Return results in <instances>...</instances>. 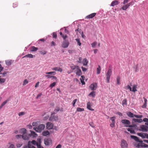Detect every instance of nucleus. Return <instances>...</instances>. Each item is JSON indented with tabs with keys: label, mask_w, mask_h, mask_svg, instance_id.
Here are the masks:
<instances>
[{
	"label": "nucleus",
	"mask_w": 148,
	"mask_h": 148,
	"mask_svg": "<svg viewBox=\"0 0 148 148\" xmlns=\"http://www.w3.org/2000/svg\"><path fill=\"white\" fill-rule=\"evenodd\" d=\"M37 144L36 142L34 140H32L31 142L29 141L28 142L27 145L24 146L23 148H36L34 145H37Z\"/></svg>",
	"instance_id": "f257e3e1"
},
{
	"label": "nucleus",
	"mask_w": 148,
	"mask_h": 148,
	"mask_svg": "<svg viewBox=\"0 0 148 148\" xmlns=\"http://www.w3.org/2000/svg\"><path fill=\"white\" fill-rule=\"evenodd\" d=\"M45 127V125L43 124L39 125L38 126L34 127L33 129L37 132H40L43 130Z\"/></svg>",
	"instance_id": "f03ea898"
},
{
	"label": "nucleus",
	"mask_w": 148,
	"mask_h": 148,
	"mask_svg": "<svg viewBox=\"0 0 148 148\" xmlns=\"http://www.w3.org/2000/svg\"><path fill=\"white\" fill-rule=\"evenodd\" d=\"M112 70L110 69H109L106 74V80L108 83L109 82V80L110 76L112 74Z\"/></svg>",
	"instance_id": "7ed1b4c3"
},
{
	"label": "nucleus",
	"mask_w": 148,
	"mask_h": 148,
	"mask_svg": "<svg viewBox=\"0 0 148 148\" xmlns=\"http://www.w3.org/2000/svg\"><path fill=\"white\" fill-rule=\"evenodd\" d=\"M19 132L20 134H23V139H26L28 138V136H27L26 138L25 137V134L27 133H26V130L25 128H22L19 131Z\"/></svg>",
	"instance_id": "20e7f679"
},
{
	"label": "nucleus",
	"mask_w": 148,
	"mask_h": 148,
	"mask_svg": "<svg viewBox=\"0 0 148 148\" xmlns=\"http://www.w3.org/2000/svg\"><path fill=\"white\" fill-rule=\"evenodd\" d=\"M54 112L52 113L49 119V120L51 121H57L58 120V116L57 115H54Z\"/></svg>",
	"instance_id": "39448f33"
},
{
	"label": "nucleus",
	"mask_w": 148,
	"mask_h": 148,
	"mask_svg": "<svg viewBox=\"0 0 148 148\" xmlns=\"http://www.w3.org/2000/svg\"><path fill=\"white\" fill-rule=\"evenodd\" d=\"M121 146L122 148H125L127 147V142L124 139L121 140Z\"/></svg>",
	"instance_id": "423d86ee"
},
{
	"label": "nucleus",
	"mask_w": 148,
	"mask_h": 148,
	"mask_svg": "<svg viewBox=\"0 0 148 148\" xmlns=\"http://www.w3.org/2000/svg\"><path fill=\"white\" fill-rule=\"evenodd\" d=\"M139 143H138L137 144V146L138 147H142L145 148L147 147H148V145L146 144H145L143 143V141L142 140H140L139 142Z\"/></svg>",
	"instance_id": "0eeeda50"
},
{
	"label": "nucleus",
	"mask_w": 148,
	"mask_h": 148,
	"mask_svg": "<svg viewBox=\"0 0 148 148\" xmlns=\"http://www.w3.org/2000/svg\"><path fill=\"white\" fill-rule=\"evenodd\" d=\"M69 44V43L68 40H64L62 45V47L64 48H67L68 47Z\"/></svg>",
	"instance_id": "6e6552de"
},
{
	"label": "nucleus",
	"mask_w": 148,
	"mask_h": 148,
	"mask_svg": "<svg viewBox=\"0 0 148 148\" xmlns=\"http://www.w3.org/2000/svg\"><path fill=\"white\" fill-rule=\"evenodd\" d=\"M97 87V84L96 83H94L91 84L90 86V88L92 90H96Z\"/></svg>",
	"instance_id": "1a4fd4ad"
},
{
	"label": "nucleus",
	"mask_w": 148,
	"mask_h": 148,
	"mask_svg": "<svg viewBox=\"0 0 148 148\" xmlns=\"http://www.w3.org/2000/svg\"><path fill=\"white\" fill-rule=\"evenodd\" d=\"M52 141L50 138H48L45 139L44 143L46 145H50Z\"/></svg>",
	"instance_id": "9d476101"
},
{
	"label": "nucleus",
	"mask_w": 148,
	"mask_h": 148,
	"mask_svg": "<svg viewBox=\"0 0 148 148\" xmlns=\"http://www.w3.org/2000/svg\"><path fill=\"white\" fill-rule=\"evenodd\" d=\"M121 122L125 125H128L130 124V121L127 120L123 119L121 120Z\"/></svg>",
	"instance_id": "9b49d317"
},
{
	"label": "nucleus",
	"mask_w": 148,
	"mask_h": 148,
	"mask_svg": "<svg viewBox=\"0 0 148 148\" xmlns=\"http://www.w3.org/2000/svg\"><path fill=\"white\" fill-rule=\"evenodd\" d=\"M53 127V124L51 122H47V128L48 130L52 129Z\"/></svg>",
	"instance_id": "f8f14e48"
},
{
	"label": "nucleus",
	"mask_w": 148,
	"mask_h": 148,
	"mask_svg": "<svg viewBox=\"0 0 148 148\" xmlns=\"http://www.w3.org/2000/svg\"><path fill=\"white\" fill-rule=\"evenodd\" d=\"M86 108L88 109L89 110L91 111L94 110V109L92 108L91 104L90 102H88L87 103Z\"/></svg>",
	"instance_id": "ddd939ff"
},
{
	"label": "nucleus",
	"mask_w": 148,
	"mask_h": 148,
	"mask_svg": "<svg viewBox=\"0 0 148 148\" xmlns=\"http://www.w3.org/2000/svg\"><path fill=\"white\" fill-rule=\"evenodd\" d=\"M96 13H92L90 15H89L86 16L85 18L87 19H90L93 18L96 15Z\"/></svg>",
	"instance_id": "4468645a"
},
{
	"label": "nucleus",
	"mask_w": 148,
	"mask_h": 148,
	"mask_svg": "<svg viewBox=\"0 0 148 148\" xmlns=\"http://www.w3.org/2000/svg\"><path fill=\"white\" fill-rule=\"evenodd\" d=\"M140 128L143 132L147 131L148 130V127L144 125L141 126Z\"/></svg>",
	"instance_id": "2eb2a0df"
},
{
	"label": "nucleus",
	"mask_w": 148,
	"mask_h": 148,
	"mask_svg": "<svg viewBox=\"0 0 148 148\" xmlns=\"http://www.w3.org/2000/svg\"><path fill=\"white\" fill-rule=\"evenodd\" d=\"M119 3L118 0H115L113 1L112 2L111 6H114L117 5L119 4Z\"/></svg>",
	"instance_id": "dca6fc26"
},
{
	"label": "nucleus",
	"mask_w": 148,
	"mask_h": 148,
	"mask_svg": "<svg viewBox=\"0 0 148 148\" xmlns=\"http://www.w3.org/2000/svg\"><path fill=\"white\" fill-rule=\"evenodd\" d=\"M76 74L78 76H80L82 74V72L81 71V69H79V67L76 70Z\"/></svg>",
	"instance_id": "f3484780"
},
{
	"label": "nucleus",
	"mask_w": 148,
	"mask_h": 148,
	"mask_svg": "<svg viewBox=\"0 0 148 148\" xmlns=\"http://www.w3.org/2000/svg\"><path fill=\"white\" fill-rule=\"evenodd\" d=\"M146 133H137V135L142 138H145Z\"/></svg>",
	"instance_id": "a211bd4d"
},
{
	"label": "nucleus",
	"mask_w": 148,
	"mask_h": 148,
	"mask_svg": "<svg viewBox=\"0 0 148 148\" xmlns=\"http://www.w3.org/2000/svg\"><path fill=\"white\" fill-rule=\"evenodd\" d=\"M7 147V148H15L14 145L10 142L8 143Z\"/></svg>",
	"instance_id": "6ab92c4d"
},
{
	"label": "nucleus",
	"mask_w": 148,
	"mask_h": 148,
	"mask_svg": "<svg viewBox=\"0 0 148 148\" xmlns=\"http://www.w3.org/2000/svg\"><path fill=\"white\" fill-rule=\"evenodd\" d=\"M130 137L134 139L135 141L137 142H139L140 140L138 139V137L135 136H134L133 135H131L130 136Z\"/></svg>",
	"instance_id": "aec40b11"
},
{
	"label": "nucleus",
	"mask_w": 148,
	"mask_h": 148,
	"mask_svg": "<svg viewBox=\"0 0 148 148\" xmlns=\"http://www.w3.org/2000/svg\"><path fill=\"white\" fill-rule=\"evenodd\" d=\"M129 7V5L127 4H125L124 5H123L121 8V9H122L123 10H126Z\"/></svg>",
	"instance_id": "412c9836"
},
{
	"label": "nucleus",
	"mask_w": 148,
	"mask_h": 148,
	"mask_svg": "<svg viewBox=\"0 0 148 148\" xmlns=\"http://www.w3.org/2000/svg\"><path fill=\"white\" fill-rule=\"evenodd\" d=\"M35 56L31 54H28L26 55L23 58L25 57H28L30 58H33Z\"/></svg>",
	"instance_id": "4be33fe9"
},
{
	"label": "nucleus",
	"mask_w": 148,
	"mask_h": 148,
	"mask_svg": "<svg viewBox=\"0 0 148 148\" xmlns=\"http://www.w3.org/2000/svg\"><path fill=\"white\" fill-rule=\"evenodd\" d=\"M133 121L135 122H138V123H141L143 121L141 119H133Z\"/></svg>",
	"instance_id": "5701e85b"
},
{
	"label": "nucleus",
	"mask_w": 148,
	"mask_h": 148,
	"mask_svg": "<svg viewBox=\"0 0 148 148\" xmlns=\"http://www.w3.org/2000/svg\"><path fill=\"white\" fill-rule=\"evenodd\" d=\"M144 99V103L143 105L142 106V108H145L147 107V100L145 98H143Z\"/></svg>",
	"instance_id": "b1692460"
},
{
	"label": "nucleus",
	"mask_w": 148,
	"mask_h": 148,
	"mask_svg": "<svg viewBox=\"0 0 148 148\" xmlns=\"http://www.w3.org/2000/svg\"><path fill=\"white\" fill-rule=\"evenodd\" d=\"M84 76L83 75H82L81 76V78L80 79L81 81V82L82 83V85H84L85 84V82L84 81Z\"/></svg>",
	"instance_id": "393cba45"
},
{
	"label": "nucleus",
	"mask_w": 148,
	"mask_h": 148,
	"mask_svg": "<svg viewBox=\"0 0 148 148\" xmlns=\"http://www.w3.org/2000/svg\"><path fill=\"white\" fill-rule=\"evenodd\" d=\"M31 134L30 135V136H32L33 137H36L37 136V134L35 133V132L34 131H30Z\"/></svg>",
	"instance_id": "a878e982"
},
{
	"label": "nucleus",
	"mask_w": 148,
	"mask_h": 148,
	"mask_svg": "<svg viewBox=\"0 0 148 148\" xmlns=\"http://www.w3.org/2000/svg\"><path fill=\"white\" fill-rule=\"evenodd\" d=\"M137 85H133V86L132 87V91L133 92H135L136 91H137Z\"/></svg>",
	"instance_id": "bb28decb"
},
{
	"label": "nucleus",
	"mask_w": 148,
	"mask_h": 148,
	"mask_svg": "<svg viewBox=\"0 0 148 148\" xmlns=\"http://www.w3.org/2000/svg\"><path fill=\"white\" fill-rule=\"evenodd\" d=\"M88 62V61L87 60L86 58H84L83 60L82 63L84 66H86L87 65Z\"/></svg>",
	"instance_id": "cd10ccee"
},
{
	"label": "nucleus",
	"mask_w": 148,
	"mask_h": 148,
	"mask_svg": "<svg viewBox=\"0 0 148 148\" xmlns=\"http://www.w3.org/2000/svg\"><path fill=\"white\" fill-rule=\"evenodd\" d=\"M127 115L128 116L130 117H134V115H135V114H134L133 113L130 112H128L127 113Z\"/></svg>",
	"instance_id": "c85d7f7f"
},
{
	"label": "nucleus",
	"mask_w": 148,
	"mask_h": 148,
	"mask_svg": "<svg viewBox=\"0 0 148 148\" xmlns=\"http://www.w3.org/2000/svg\"><path fill=\"white\" fill-rule=\"evenodd\" d=\"M38 48L34 46H32L30 50L31 51H36L38 50Z\"/></svg>",
	"instance_id": "c756f323"
},
{
	"label": "nucleus",
	"mask_w": 148,
	"mask_h": 148,
	"mask_svg": "<svg viewBox=\"0 0 148 148\" xmlns=\"http://www.w3.org/2000/svg\"><path fill=\"white\" fill-rule=\"evenodd\" d=\"M95 95V92L94 91H92L88 95L89 96H91L92 97H94Z\"/></svg>",
	"instance_id": "7c9ffc66"
},
{
	"label": "nucleus",
	"mask_w": 148,
	"mask_h": 148,
	"mask_svg": "<svg viewBox=\"0 0 148 148\" xmlns=\"http://www.w3.org/2000/svg\"><path fill=\"white\" fill-rule=\"evenodd\" d=\"M78 67L79 66H78L76 65L72 66H70V68H71V69L73 70L75 69L76 70L77 69H78Z\"/></svg>",
	"instance_id": "2f4dec72"
},
{
	"label": "nucleus",
	"mask_w": 148,
	"mask_h": 148,
	"mask_svg": "<svg viewBox=\"0 0 148 148\" xmlns=\"http://www.w3.org/2000/svg\"><path fill=\"white\" fill-rule=\"evenodd\" d=\"M49 134V133L48 131L44 132L42 133V135L44 136H46Z\"/></svg>",
	"instance_id": "473e14b6"
},
{
	"label": "nucleus",
	"mask_w": 148,
	"mask_h": 148,
	"mask_svg": "<svg viewBox=\"0 0 148 148\" xmlns=\"http://www.w3.org/2000/svg\"><path fill=\"white\" fill-rule=\"evenodd\" d=\"M122 105L123 106L127 105V100L126 99H124L122 102Z\"/></svg>",
	"instance_id": "72a5a7b5"
},
{
	"label": "nucleus",
	"mask_w": 148,
	"mask_h": 148,
	"mask_svg": "<svg viewBox=\"0 0 148 148\" xmlns=\"http://www.w3.org/2000/svg\"><path fill=\"white\" fill-rule=\"evenodd\" d=\"M127 130L128 131L130 132V133L132 134H134L135 132L131 128H127Z\"/></svg>",
	"instance_id": "f704fd0d"
},
{
	"label": "nucleus",
	"mask_w": 148,
	"mask_h": 148,
	"mask_svg": "<svg viewBox=\"0 0 148 148\" xmlns=\"http://www.w3.org/2000/svg\"><path fill=\"white\" fill-rule=\"evenodd\" d=\"M6 64L8 65H10L12 64V60H7L5 61Z\"/></svg>",
	"instance_id": "c9c22d12"
},
{
	"label": "nucleus",
	"mask_w": 148,
	"mask_h": 148,
	"mask_svg": "<svg viewBox=\"0 0 148 148\" xmlns=\"http://www.w3.org/2000/svg\"><path fill=\"white\" fill-rule=\"evenodd\" d=\"M76 110L77 112H81L84 111V108L78 107L77 108Z\"/></svg>",
	"instance_id": "e433bc0d"
},
{
	"label": "nucleus",
	"mask_w": 148,
	"mask_h": 148,
	"mask_svg": "<svg viewBox=\"0 0 148 148\" xmlns=\"http://www.w3.org/2000/svg\"><path fill=\"white\" fill-rule=\"evenodd\" d=\"M56 82H53L52 84H51L49 86V87L52 88L54 86L56 85Z\"/></svg>",
	"instance_id": "4c0bfd02"
},
{
	"label": "nucleus",
	"mask_w": 148,
	"mask_h": 148,
	"mask_svg": "<svg viewBox=\"0 0 148 148\" xmlns=\"http://www.w3.org/2000/svg\"><path fill=\"white\" fill-rule=\"evenodd\" d=\"M101 71L100 66L99 65L98 67L97 68V74H98L100 73Z\"/></svg>",
	"instance_id": "58836bf2"
},
{
	"label": "nucleus",
	"mask_w": 148,
	"mask_h": 148,
	"mask_svg": "<svg viewBox=\"0 0 148 148\" xmlns=\"http://www.w3.org/2000/svg\"><path fill=\"white\" fill-rule=\"evenodd\" d=\"M75 40L77 43V44L79 46H80L81 45V43L80 42V40L79 38H76L75 39Z\"/></svg>",
	"instance_id": "ea45409f"
},
{
	"label": "nucleus",
	"mask_w": 148,
	"mask_h": 148,
	"mask_svg": "<svg viewBox=\"0 0 148 148\" xmlns=\"http://www.w3.org/2000/svg\"><path fill=\"white\" fill-rule=\"evenodd\" d=\"M120 77L119 76H118L116 79V83L117 84H120Z\"/></svg>",
	"instance_id": "a19ab883"
},
{
	"label": "nucleus",
	"mask_w": 148,
	"mask_h": 148,
	"mask_svg": "<svg viewBox=\"0 0 148 148\" xmlns=\"http://www.w3.org/2000/svg\"><path fill=\"white\" fill-rule=\"evenodd\" d=\"M46 73L48 74H52L53 75H54L56 74V72L54 71H51L46 72Z\"/></svg>",
	"instance_id": "79ce46f5"
},
{
	"label": "nucleus",
	"mask_w": 148,
	"mask_h": 148,
	"mask_svg": "<svg viewBox=\"0 0 148 148\" xmlns=\"http://www.w3.org/2000/svg\"><path fill=\"white\" fill-rule=\"evenodd\" d=\"M5 81V79L4 78H0V84H2L4 83Z\"/></svg>",
	"instance_id": "37998d69"
},
{
	"label": "nucleus",
	"mask_w": 148,
	"mask_h": 148,
	"mask_svg": "<svg viewBox=\"0 0 148 148\" xmlns=\"http://www.w3.org/2000/svg\"><path fill=\"white\" fill-rule=\"evenodd\" d=\"M116 118L114 116L111 117L110 118V120L112 121V123H115Z\"/></svg>",
	"instance_id": "c03bdc74"
},
{
	"label": "nucleus",
	"mask_w": 148,
	"mask_h": 148,
	"mask_svg": "<svg viewBox=\"0 0 148 148\" xmlns=\"http://www.w3.org/2000/svg\"><path fill=\"white\" fill-rule=\"evenodd\" d=\"M16 138L17 139L21 138H23V135H17L16 136Z\"/></svg>",
	"instance_id": "a18cd8bd"
},
{
	"label": "nucleus",
	"mask_w": 148,
	"mask_h": 148,
	"mask_svg": "<svg viewBox=\"0 0 148 148\" xmlns=\"http://www.w3.org/2000/svg\"><path fill=\"white\" fill-rule=\"evenodd\" d=\"M28 82V81L26 79H25L24 81L23 85V86L27 84Z\"/></svg>",
	"instance_id": "49530a36"
},
{
	"label": "nucleus",
	"mask_w": 148,
	"mask_h": 148,
	"mask_svg": "<svg viewBox=\"0 0 148 148\" xmlns=\"http://www.w3.org/2000/svg\"><path fill=\"white\" fill-rule=\"evenodd\" d=\"M40 53L41 54L45 55L47 53V52L45 51H40Z\"/></svg>",
	"instance_id": "de8ad7c7"
},
{
	"label": "nucleus",
	"mask_w": 148,
	"mask_h": 148,
	"mask_svg": "<svg viewBox=\"0 0 148 148\" xmlns=\"http://www.w3.org/2000/svg\"><path fill=\"white\" fill-rule=\"evenodd\" d=\"M77 101V99H75L74 100H73V101L72 104H73V107H75V104L76 103V102Z\"/></svg>",
	"instance_id": "09e8293b"
},
{
	"label": "nucleus",
	"mask_w": 148,
	"mask_h": 148,
	"mask_svg": "<svg viewBox=\"0 0 148 148\" xmlns=\"http://www.w3.org/2000/svg\"><path fill=\"white\" fill-rule=\"evenodd\" d=\"M134 117H135L136 118H142L143 117V116L142 115H137L136 114H135V115H134Z\"/></svg>",
	"instance_id": "8fccbe9b"
},
{
	"label": "nucleus",
	"mask_w": 148,
	"mask_h": 148,
	"mask_svg": "<svg viewBox=\"0 0 148 148\" xmlns=\"http://www.w3.org/2000/svg\"><path fill=\"white\" fill-rule=\"evenodd\" d=\"M25 137L26 138L27 136L28 138L26 139H24V140H28L29 139V137L30 136V135L29 134H27V133L25 134Z\"/></svg>",
	"instance_id": "3c124183"
},
{
	"label": "nucleus",
	"mask_w": 148,
	"mask_h": 148,
	"mask_svg": "<svg viewBox=\"0 0 148 148\" xmlns=\"http://www.w3.org/2000/svg\"><path fill=\"white\" fill-rule=\"evenodd\" d=\"M97 42H93V43H92L91 45L92 47H94L95 46H96V45L97 44Z\"/></svg>",
	"instance_id": "603ef678"
},
{
	"label": "nucleus",
	"mask_w": 148,
	"mask_h": 148,
	"mask_svg": "<svg viewBox=\"0 0 148 148\" xmlns=\"http://www.w3.org/2000/svg\"><path fill=\"white\" fill-rule=\"evenodd\" d=\"M53 38H56L57 37V35L56 34L55 32H53Z\"/></svg>",
	"instance_id": "864d4df0"
},
{
	"label": "nucleus",
	"mask_w": 148,
	"mask_h": 148,
	"mask_svg": "<svg viewBox=\"0 0 148 148\" xmlns=\"http://www.w3.org/2000/svg\"><path fill=\"white\" fill-rule=\"evenodd\" d=\"M38 123L37 122H33L32 123V125L33 126H36L38 125Z\"/></svg>",
	"instance_id": "5fc2aeb1"
},
{
	"label": "nucleus",
	"mask_w": 148,
	"mask_h": 148,
	"mask_svg": "<svg viewBox=\"0 0 148 148\" xmlns=\"http://www.w3.org/2000/svg\"><path fill=\"white\" fill-rule=\"evenodd\" d=\"M25 112H19V113H18V115L19 116H22V115H24L25 114Z\"/></svg>",
	"instance_id": "6e6d98bb"
},
{
	"label": "nucleus",
	"mask_w": 148,
	"mask_h": 148,
	"mask_svg": "<svg viewBox=\"0 0 148 148\" xmlns=\"http://www.w3.org/2000/svg\"><path fill=\"white\" fill-rule=\"evenodd\" d=\"M115 123H112L110 124V125L112 127H113L115 126Z\"/></svg>",
	"instance_id": "4d7b16f0"
},
{
	"label": "nucleus",
	"mask_w": 148,
	"mask_h": 148,
	"mask_svg": "<svg viewBox=\"0 0 148 148\" xmlns=\"http://www.w3.org/2000/svg\"><path fill=\"white\" fill-rule=\"evenodd\" d=\"M37 148H44L43 147L41 146L39 144H37Z\"/></svg>",
	"instance_id": "13d9d810"
},
{
	"label": "nucleus",
	"mask_w": 148,
	"mask_h": 148,
	"mask_svg": "<svg viewBox=\"0 0 148 148\" xmlns=\"http://www.w3.org/2000/svg\"><path fill=\"white\" fill-rule=\"evenodd\" d=\"M129 1V0H124L123 3V4H125L126 3H127Z\"/></svg>",
	"instance_id": "bf43d9fd"
},
{
	"label": "nucleus",
	"mask_w": 148,
	"mask_h": 148,
	"mask_svg": "<svg viewBox=\"0 0 148 148\" xmlns=\"http://www.w3.org/2000/svg\"><path fill=\"white\" fill-rule=\"evenodd\" d=\"M126 88L128 89H129L130 91H132V89L131 87L129 85H128L127 86Z\"/></svg>",
	"instance_id": "052dcab7"
},
{
	"label": "nucleus",
	"mask_w": 148,
	"mask_h": 148,
	"mask_svg": "<svg viewBox=\"0 0 148 148\" xmlns=\"http://www.w3.org/2000/svg\"><path fill=\"white\" fill-rule=\"evenodd\" d=\"M17 6V4L16 3H13V7L14 8Z\"/></svg>",
	"instance_id": "680f3d73"
},
{
	"label": "nucleus",
	"mask_w": 148,
	"mask_h": 148,
	"mask_svg": "<svg viewBox=\"0 0 148 148\" xmlns=\"http://www.w3.org/2000/svg\"><path fill=\"white\" fill-rule=\"evenodd\" d=\"M82 69V70L83 71L85 72L86 71L87 69L84 67H83L82 66L81 67Z\"/></svg>",
	"instance_id": "e2e57ef3"
},
{
	"label": "nucleus",
	"mask_w": 148,
	"mask_h": 148,
	"mask_svg": "<svg viewBox=\"0 0 148 148\" xmlns=\"http://www.w3.org/2000/svg\"><path fill=\"white\" fill-rule=\"evenodd\" d=\"M42 93H40L39 94H38L37 96V97H36V99H38L40 97H41V95H42Z\"/></svg>",
	"instance_id": "0e129e2a"
},
{
	"label": "nucleus",
	"mask_w": 148,
	"mask_h": 148,
	"mask_svg": "<svg viewBox=\"0 0 148 148\" xmlns=\"http://www.w3.org/2000/svg\"><path fill=\"white\" fill-rule=\"evenodd\" d=\"M7 101H8L7 100H5V101L3 102L1 104L3 106L7 103Z\"/></svg>",
	"instance_id": "69168bd1"
},
{
	"label": "nucleus",
	"mask_w": 148,
	"mask_h": 148,
	"mask_svg": "<svg viewBox=\"0 0 148 148\" xmlns=\"http://www.w3.org/2000/svg\"><path fill=\"white\" fill-rule=\"evenodd\" d=\"M143 121L145 122L148 123V119L147 118H145L143 119Z\"/></svg>",
	"instance_id": "338daca9"
},
{
	"label": "nucleus",
	"mask_w": 148,
	"mask_h": 148,
	"mask_svg": "<svg viewBox=\"0 0 148 148\" xmlns=\"http://www.w3.org/2000/svg\"><path fill=\"white\" fill-rule=\"evenodd\" d=\"M62 147V145L60 144H58L56 148H61Z\"/></svg>",
	"instance_id": "774afa93"
}]
</instances>
